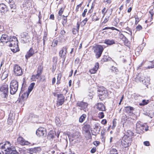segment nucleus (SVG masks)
Instances as JSON below:
<instances>
[{"label": "nucleus", "instance_id": "obj_1", "mask_svg": "<svg viewBox=\"0 0 154 154\" xmlns=\"http://www.w3.org/2000/svg\"><path fill=\"white\" fill-rule=\"evenodd\" d=\"M17 42V39L16 37L10 36L8 41L6 42V43L7 45L12 47L11 49L13 52L16 53L19 50Z\"/></svg>", "mask_w": 154, "mask_h": 154}, {"label": "nucleus", "instance_id": "obj_2", "mask_svg": "<svg viewBox=\"0 0 154 154\" xmlns=\"http://www.w3.org/2000/svg\"><path fill=\"white\" fill-rule=\"evenodd\" d=\"M10 143L7 142L3 145H2L1 147L2 149L5 151V154H19L18 152L15 149V148H13V149L10 147H8V145H9Z\"/></svg>", "mask_w": 154, "mask_h": 154}, {"label": "nucleus", "instance_id": "obj_3", "mask_svg": "<svg viewBox=\"0 0 154 154\" xmlns=\"http://www.w3.org/2000/svg\"><path fill=\"white\" fill-rule=\"evenodd\" d=\"M18 87V82L15 80L11 81L10 86V93L11 94H14L17 92Z\"/></svg>", "mask_w": 154, "mask_h": 154}, {"label": "nucleus", "instance_id": "obj_4", "mask_svg": "<svg viewBox=\"0 0 154 154\" xmlns=\"http://www.w3.org/2000/svg\"><path fill=\"white\" fill-rule=\"evenodd\" d=\"M94 52L97 58H98L101 56L104 48L101 45H98L94 47Z\"/></svg>", "mask_w": 154, "mask_h": 154}, {"label": "nucleus", "instance_id": "obj_5", "mask_svg": "<svg viewBox=\"0 0 154 154\" xmlns=\"http://www.w3.org/2000/svg\"><path fill=\"white\" fill-rule=\"evenodd\" d=\"M98 91L100 99L102 100L106 98L108 96V92L106 89L104 87L100 88Z\"/></svg>", "mask_w": 154, "mask_h": 154}, {"label": "nucleus", "instance_id": "obj_6", "mask_svg": "<svg viewBox=\"0 0 154 154\" xmlns=\"http://www.w3.org/2000/svg\"><path fill=\"white\" fill-rule=\"evenodd\" d=\"M8 86L7 84L4 85H2L0 88V91L2 92V96L3 97H6L8 96Z\"/></svg>", "mask_w": 154, "mask_h": 154}, {"label": "nucleus", "instance_id": "obj_7", "mask_svg": "<svg viewBox=\"0 0 154 154\" xmlns=\"http://www.w3.org/2000/svg\"><path fill=\"white\" fill-rule=\"evenodd\" d=\"M90 125H85L82 128V133L85 137H89L91 136V133L89 130Z\"/></svg>", "mask_w": 154, "mask_h": 154}, {"label": "nucleus", "instance_id": "obj_8", "mask_svg": "<svg viewBox=\"0 0 154 154\" xmlns=\"http://www.w3.org/2000/svg\"><path fill=\"white\" fill-rule=\"evenodd\" d=\"M36 134L38 137H43L46 135V129L44 128L41 127L38 128L36 131Z\"/></svg>", "mask_w": 154, "mask_h": 154}, {"label": "nucleus", "instance_id": "obj_9", "mask_svg": "<svg viewBox=\"0 0 154 154\" xmlns=\"http://www.w3.org/2000/svg\"><path fill=\"white\" fill-rule=\"evenodd\" d=\"M14 71L15 74L17 76L21 75L23 74L21 68L17 64L14 65Z\"/></svg>", "mask_w": 154, "mask_h": 154}, {"label": "nucleus", "instance_id": "obj_10", "mask_svg": "<svg viewBox=\"0 0 154 154\" xmlns=\"http://www.w3.org/2000/svg\"><path fill=\"white\" fill-rule=\"evenodd\" d=\"M132 140L131 139L124 138L123 137L122 141V144L124 147L126 148L131 145Z\"/></svg>", "mask_w": 154, "mask_h": 154}, {"label": "nucleus", "instance_id": "obj_11", "mask_svg": "<svg viewBox=\"0 0 154 154\" xmlns=\"http://www.w3.org/2000/svg\"><path fill=\"white\" fill-rule=\"evenodd\" d=\"M76 104L77 106L80 107L79 109L81 110H83L85 112L86 111L88 106L87 103L83 102H78Z\"/></svg>", "mask_w": 154, "mask_h": 154}, {"label": "nucleus", "instance_id": "obj_12", "mask_svg": "<svg viewBox=\"0 0 154 154\" xmlns=\"http://www.w3.org/2000/svg\"><path fill=\"white\" fill-rule=\"evenodd\" d=\"M42 69L38 68L37 71V73L35 75H32V76L31 79L33 81H36V79H38V78L40 76L42 73Z\"/></svg>", "mask_w": 154, "mask_h": 154}, {"label": "nucleus", "instance_id": "obj_13", "mask_svg": "<svg viewBox=\"0 0 154 154\" xmlns=\"http://www.w3.org/2000/svg\"><path fill=\"white\" fill-rule=\"evenodd\" d=\"M17 141L18 143L22 145H28L30 143L28 141L26 140L23 137H19L17 139Z\"/></svg>", "mask_w": 154, "mask_h": 154}, {"label": "nucleus", "instance_id": "obj_14", "mask_svg": "<svg viewBox=\"0 0 154 154\" xmlns=\"http://www.w3.org/2000/svg\"><path fill=\"white\" fill-rule=\"evenodd\" d=\"M57 104L58 106L62 105L64 102V97L62 94H57Z\"/></svg>", "mask_w": 154, "mask_h": 154}, {"label": "nucleus", "instance_id": "obj_15", "mask_svg": "<svg viewBox=\"0 0 154 154\" xmlns=\"http://www.w3.org/2000/svg\"><path fill=\"white\" fill-rule=\"evenodd\" d=\"M139 81L147 87L149 84V78H146L144 76L139 77Z\"/></svg>", "mask_w": 154, "mask_h": 154}, {"label": "nucleus", "instance_id": "obj_16", "mask_svg": "<svg viewBox=\"0 0 154 154\" xmlns=\"http://www.w3.org/2000/svg\"><path fill=\"white\" fill-rule=\"evenodd\" d=\"M144 125L140 122H138L136 124V130L138 131L137 133H140L144 129Z\"/></svg>", "mask_w": 154, "mask_h": 154}, {"label": "nucleus", "instance_id": "obj_17", "mask_svg": "<svg viewBox=\"0 0 154 154\" xmlns=\"http://www.w3.org/2000/svg\"><path fill=\"white\" fill-rule=\"evenodd\" d=\"M34 50L32 48H31L26 55V58L27 60L29 58L32 56L34 54Z\"/></svg>", "mask_w": 154, "mask_h": 154}, {"label": "nucleus", "instance_id": "obj_18", "mask_svg": "<svg viewBox=\"0 0 154 154\" xmlns=\"http://www.w3.org/2000/svg\"><path fill=\"white\" fill-rule=\"evenodd\" d=\"M67 48L66 47H63L62 50L59 52V55L61 58H65V56H66V54L67 52Z\"/></svg>", "mask_w": 154, "mask_h": 154}, {"label": "nucleus", "instance_id": "obj_19", "mask_svg": "<svg viewBox=\"0 0 154 154\" xmlns=\"http://www.w3.org/2000/svg\"><path fill=\"white\" fill-rule=\"evenodd\" d=\"M134 133L130 131H128L123 137L124 138L129 139L132 140V138L133 137Z\"/></svg>", "mask_w": 154, "mask_h": 154}, {"label": "nucleus", "instance_id": "obj_20", "mask_svg": "<svg viewBox=\"0 0 154 154\" xmlns=\"http://www.w3.org/2000/svg\"><path fill=\"white\" fill-rule=\"evenodd\" d=\"M125 110L127 113L131 115L133 114V111L134 109L131 106H127L125 107Z\"/></svg>", "mask_w": 154, "mask_h": 154}, {"label": "nucleus", "instance_id": "obj_21", "mask_svg": "<svg viewBox=\"0 0 154 154\" xmlns=\"http://www.w3.org/2000/svg\"><path fill=\"white\" fill-rule=\"evenodd\" d=\"M9 38L8 36L5 34L2 35L0 38V40L2 42H5L6 43L7 41H8Z\"/></svg>", "mask_w": 154, "mask_h": 154}, {"label": "nucleus", "instance_id": "obj_22", "mask_svg": "<svg viewBox=\"0 0 154 154\" xmlns=\"http://www.w3.org/2000/svg\"><path fill=\"white\" fill-rule=\"evenodd\" d=\"M97 108L100 111H105V106L103 103H98L97 105Z\"/></svg>", "mask_w": 154, "mask_h": 154}, {"label": "nucleus", "instance_id": "obj_23", "mask_svg": "<svg viewBox=\"0 0 154 154\" xmlns=\"http://www.w3.org/2000/svg\"><path fill=\"white\" fill-rule=\"evenodd\" d=\"M99 67V63H95V67L91 69L90 70V72L91 74H94L98 70Z\"/></svg>", "mask_w": 154, "mask_h": 154}, {"label": "nucleus", "instance_id": "obj_24", "mask_svg": "<svg viewBox=\"0 0 154 154\" xmlns=\"http://www.w3.org/2000/svg\"><path fill=\"white\" fill-rule=\"evenodd\" d=\"M6 8L5 5L3 3L0 4V12L2 13V14L4 13Z\"/></svg>", "mask_w": 154, "mask_h": 154}, {"label": "nucleus", "instance_id": "obj_25", "mask_svg": "<svg viewBox=\"0 0 154 154\" xmlns=\"http://www.w3.org/2000/svg\"><path fill=\"white\" fill-rule=\"evenodd\" d=\"M77 28H73L72 29V32L74 34H76L77 33H78L79 29L80 24L79 23V22H77Z\"/></svg>", "mask_w": 154, "mask_h": 154}, {"label": "nucleus", "instance_id": "obj_26", "mask_svg": "<svg viewBox=\"0 0 154 154\" xmlns=\"http://www.w3.org/2000/svg\"><path fill=\"white\" fill-rule=\"evenodd\" d=\"M29 94L27 91L24 93L21 96V98L23 100H26L28 97L29 95Z\"/></svg>", "mask_w": 154, "mask_h": 154}, {"label": "nucleus", "instance_id": "obj_27", "mask_svg": "<svg viewBox=\"0 0 154 154\" xmlns=\"http://www.w3.org/2000/svg\"><path fill=\"white\" fill-rule=\"evenodd\" d=\"M101 127L100 126V124L98 123H96L94 125V129L96 131H98V132H99Z\"/></svg>", "mask_w": 154, "mask_h": 154}, {"label": "nucleus", "instance_id": "obj_28", "mask_svg": "<svg viewBox=\"0 0 154 154\" xmlns=\"http://www.w3.org/2000/svg\"><path fill=\"white\" fill-rule=\"evenodd\" d=\"M80 136V134L79 132H76L75 133H74L72 135V140H74L77 139L79 138Z\"/></svg>", "mask_w": 154, "mask_h": 154}, {"label": "nucleus", "instance_id": "obj_29", "mask_svg": "<svg viewBox=\"0 0 154 154\" xmlns=\"http://www.w3.org/2000/svg\"><path fill=\"white\" fill-rule=\"evenodd\" d=\"M104 43L109 45H111L115 44V42L113 40L106 39Z\"/></svg>", "mask_w": 154, "mask_h": 154}, {"label": "nucleus", "instance_id": "obj_30", "mask_svg": "<svg viewBox=\"0 0 154 154\" xmlns=\"http://www.w3.org/2000/svg\"><path fill=\"white\" fill-rule=\"evenodd\" d=\"M35 85V83L34 82L30 84L28 88V92L30 93L32 90Z\"/></svg>", "mask_w": 154, "mask_h": 154}, {"label": "nucleus", "instance_id": "obj_31", "mask_svg": "<svg viewBox=\"0 0 154 154\" xmlns=\"http://www.w3.org/2000/svg\"><path fill=\"white\" fill-rule=\"evenodd\" d=\"M91 17L92 21H96L98 20L99 18L96 16V13H95L93 15H91Z\"/></svg>", "mask_w": 154, "mask_h": 154}, {"label": "nucleus", "instance_id": "obj_32", "mask_svg": "<svg viewBox=\"0 0 154 154\" xmlns=\"http://www.w3.org/2000/svg\"><path fill=\"white\" fill-rule=\"evenodd\" d=\"M8 3L11 8H15V5L14 1H8Z\"/></svg>", "mask_w": 154, "mask_h": 154}, {"label": "nucleus", "instance_id": "obj_33", "mask_svg": "<svg viewBox=\"0 0 154 154\" xmlns=\"http://www.w3.org/2000/svg\"><path fill=\"white\" fill-rule=\"evenodd\" d=\"M86 117V116L85 114H82L79 119V122L81 123L85 119Z\"/></svg>", "mask_w": 154, "mask_h": 154}, {"label": "nucleus", "instance_id": "obj_34", "mask_svg": "<svg viewBox=\"0 0 154 154\" xmlns=\"http://www.w3.org/2000/svg\"><path fill=\"white\" fill-rule=\"evenodd\" d=\"M32 148L34 153L38 152H40L41 150L40 147H35Z\"/></svg>", "mask_w": 154, "mask_h": 154}, {"label": "nucleus", "instance_id": "obj_35", "mask_svg": "<svg viewBox=\"0 0 154 154\" xmlns=\"http://www.w3.org/2000/svg\"><path fill=\"white\" fill-rule=\"evenodd\" d=\"M54 137V133L52 132L49 133L47 136V138L50 140L53 139Z\"/></svg>", "mask_w": 154, "mask_h": 154}, {"label": "nucleus", "instance_id": "obj_36", "mask_svg": "<svg viewBox=\"0 0 154 154\" xmlns=\"http://www.w3.org/2000/svg\"><path fill=\"white\" fill-rule=\"evenodd\" d=\"M149 103L148 100H143L141 103L139 104L140 106H144L146 104H147Z\"/></svg>", "mask_w": 154, "mask_h": 154}, {"label": "nucleus", "instance_id": "obj_37", "mask_svg": "<svg viewBox=\"0 0 154 154\" xmlns=\"http://www.w3.org/2000/svg\"><path fill=\"white\" fill-rule=\"evenodd\" d=\"M8 77V72L6 71H5L3 73L1 78L3 79H6Z\"/></svg>", "mask_w": 154, "mask_h": 154}, {"label": "nucleus", "instance_id": "obj_38", "mask_svg": "<svg viewBox=\"0 0 154 154\" xmlns=\"http://www.w3.org/2000/svg\"><path fill=\"white\" fill-rule=\"evenodd\" d=\"M58 41L57 40L54 39L52 43L51 46L53 47H56L57 45Z\"/></svg>", "mask_w": 154, "mask_h": 154}, {"label": "nucleus", "instance_id": "obj_39", "mask_svg": "<svg viewBox=\"0 0 154 154\" xmlns=\"http://www.w3.org/2000/svg\"><path fill=\"white\" fill-rule=\"evenodd\" d=\"M109 154H118L117 151L115 149H112L110 150Z\"/></svg>", "mask_w": 154, "mask_h": 154}, {"label": "nucleus", "instance_id": "obj_40", "mask_svg": "<svg viewBox=\"0 0 154 154\" xmlns=\"http://www.w3.org/2000/svg\"><path fill=\"white\" fill-rule=\"evenodd\" d=\"M67 17V16H65L64 15L63 16V20L62 21V23L63 26H64V25L66 24V23L67 22V18H66Z\"/></svg>", "mask_w": 154, "mask_h": 154}, {"label": "nucleus", "instance_id": "obj_41", "mask_svg": "<svg viewBox=\"0 0 154 154\" xmlns=\"http://www.w3.org/2000/svg\"><path fill=\"white\" fill-rule=\"evenodd\" d=\"M125 30H126V31H125V32L126 33H128L130 35H131L132 34V32L131 31V29H130L129 27H127L126 29Z\"/></svg>", "mask_w": 154, "mask_h": 154}, {"label": "nucleus", "instance_id": "obj_42", "mask_svg": "<svg viewBox=\"0 0 154 154\" xmlns=\"http://www.w3.org/2000/svg\"><path fill=\"white\" fill-rule=\"evenodd\" d=\"M27 33L25 32L21 33L20 35V36L22 38H25L27 37Z\"/></svg>", "mask_w": 154, "mask_h": 154}, {"label": "nucleus", "instance_id": "obj_43", "mask_svg": "<svg viewBox=\"0 0 154 154\" xmlns=\"http://www.w3.org/2000/svg\"><path fill=\"white\" fill-rule=\"evenodd\" d=\"M88 21L87 18H85L84 19L81 23V24L82 26H84L86 23V22Z\"/></svg>", "mask_w": 154, "mask_h": 154}, {"label": "nucleus", "instance_id": "obj_44", "mask_svg": "<svg viewBox=\"0 0 154 154\" xmlns=\"http://www.w3.org/2000/svg\"><path fill=\"white\" fill-rule=\"evenodd\" d=\"M152 64L151 65V66H148V67H147V68L148 69H151L152 68L154 67V60L152 61H151L150 62Z\"/></svg>", "mask_w": 154, "mask_h": 154}, {"label": "nucleus", "instance_id": "obj_45", "mask_svg": "<svg viewBox=\"0 0 154 154\" xmlns=\"http://www.w3.org/2000/svg\"><path fill=\"white\" fill-rule=\"evenodd\" d=\"M135 24L136 25L138 24V23L139 22L140 19V18L139 17H138L137 16H135Z\"/></svg>", "mask_w": 154, "mask_h": 154}, {"label": "nucleus", "instance_id": "obj_46", "mask_svg": "<svg viewBox=\"0 0 154 154\" xmlns=\"http://www.w3.org/2000/svg\"><path fill=\"white\" fill-rule=\"evenodd\" d=\"M104 116V113L103 112H100L99 114V117L101 119L103 118Z\"/></svg>", "mask_w": 154, "mask_h": 154}, {"label": "nucleus", "instance_id": "obj_47", "mask_svg": "<svg viewBox=\"0 0 154 154\" xmlns=\"http://www.w3.org/2000/svg\"><path fill=\"white\" fill-rule=\"evenodd\" d=\"M142 28V26L140 25H138L136 27V29L137 31H139L141 30Z\"/></svg>", "mask_w": 154, "mask_h": 154}, {"label": "nucleus", "instance_id": "obj_48", "mask_svg": "<svg viewBox=\"0 0 154 154\" xmlns=\"http://www.w3.org/2000/svg\"><path fill=\"white\" fill-rule=\"evenodd\" d=\"M110 15H111V14H110L109 15H108V16H107L106 17L105 19L104 20V22L105 23H106L109 20V18H110Z\"/></svg>", "mask_w": 154, "mask_h": 154}, {"label": "nucleus", "instance_id": "obj_49", "mask_svg": "<svg viewBox=\"0 0 154 154\" xmlns=\"http://www.w3.org/2000/svg\"><path fill=\"white\" fill-rule=\"evenodd\" d=\"M28 152L31 154H34L33 150V148L29 149L28 150Z\"/></svg>", "mask_w": 154, "mask_h": 154}, {"label": "nucleus", "instance_id": "obj_50", "mask_svg": "<svg viewBox=\"0 0 154 154\" xmlns=\"http://www.w3.org/2000/svg\"><path fill=\"white\" fill-rule=\"evenodd\" d=\"M87 9H85L84 10V12L82 15V17H84L85 16L86 14V12H87Z\"/></svg>", "mask_w": 154, "mask_h": 154}, {"label": "nucleus", "instance_id": "obj_51", "mask_svg": "<svg viewBox=\"0 0 154 154\" xmlns=\"http://www.w3.org/2000/svg\"><path fill=\"white\" fill-rule=\"evenodd\" d=\"M101 123L103 125H105L107 123V121L106 119H103L101 122Z\"/></svg>", "mask_w": 154, "mask_h": 154}, {"label": "nucleus", "instance_id": "obj_52", "mask_svg": "<svg viewBox=\"0 0 154 154\" xmlns=\"http://www.w3.org/2000/svg\"><path fill=\"white\" fill-rule=\"evenodd\" d=\"M144 144L147 146H148L149 145V143L148 141H145L143 142Z\"/></svg>", "mask_w": 154, "mask_h": 154}, {"label": "nucleus", "instance_id": "obj_53", "mask_svg": "<svg viewBox=\"0 0 154 154\" xmlns=\"http://www.w3.org/2000/svg\"><path fill=\"white\" fill-rule=\"evenodd\" d=\"M65 33L66 32L65 31L63 30H61V31H60V34L62 35H65Z\"/></svg>", "mask_w": 154, "mask_h": 154}, {"label": "nucleus", "instance_id": "obj_54", "mask_svg": "<svg viewBox=\"0 0 154 154\" xmlns=\"http://www.w3.org/2000/svg\"><path fill=\"white\" fill-rule=\"evenodd\" d=\"M114 21L116 22V24L118 23L119 22V19L117 18H115L114 19Z\"/></svg>", "mask_w": 154, "mask_h": 154}, {"label": "nucleus", "instance_id": "obj_55", "mask_svg": "<svg viewBox=\"0 0 154 154\" xmlns=\"http://www.w3.org/2000/svg\"><path fill=\"white\" fill-rule=\"evenodd\" d=\"M112 123L113 125V126H114V127H115L116 124V119H114L112 121Z\"/></svg>", "mask_w": 154, "mask_h": 154}, {"label": "nucleus", "instance_id": "obj_56", "mask_svg": "<svg viewBox=\"0 0 154 154\" xmlns=\"http://www.w3.org/2000/svg\"><path fill=\"white\" fill-rule=\"evenodd\" d=\"M96 151V148H93L92 149H91V152L92 153H94Z\"/></svg>", "mask_w": 154, "mask_h": 154}, {"label": "nucleus", "instance_id": "obj_57", "mask_svg": "<svg viewBox=\"0 0 154 154\" xmlns=\"http://www.w3.org/2000/svg\"><path fill=\"white\" fill-rule=\"evenodd\" d=\"M106 56H104L103 58L102 59L101 61L104 62H106L107 61V59L106 58Z\"/></svg>", "mask_w": 154, "mask_h": 154}, {"label": "nucleus", "instance_id": "obj_58", "mask_svg": "<svg viewBox=\"0 0 154 154\" xmlns=\"http://www.w3.org/2000/svg\"><path fill=\"white\" fill-rule=\"evenodd\" d=\"M63 12V10L62 8H61V9L59 11V14L60 15H61Z\"/></svg>", "mask_w": 154, "mask_h": 154}, {"label": "nucleus", "instance_id": "obj_59", "mask_svg": "<svg viewBox=\"0 0 154 154\" xmlns=\"http://www.w3.org/2000/svg\"><path fill=\"white\" fill-rule=\"evenodd\" d=\"M106 10V8H104L102 10V14H103V16H104L105 14V13H106V11L105 12V11Z\"/></svg>", "mask_w": 154, "mask_h": 154}, {"label": "nucleus", "instance_id": "obj_60", "mask_svg": "<svg viewBox=\"0 0 154 154\" xmlns=\"http://www.w3.org/2000/svg\"><path fill=\"white\" fill-rule=\"evenodd\" d=\"M12 119V114L10 113L9 115L8 119Z\"/></svg>", "mask_w": 154, "mask_h": 154}, {"label": "nucleus", "instance_id": "obj_61", "mask_svg": "<svg viewBox=\"0 0 154 154\" xmlns=\"http://www.w3.org/2000/svg\"><path fill=\"white\" fill-rule=\"evenodd\" d=\"M99 144V142L97 141L94 142V144L96 146H97Z\"/></svg>", "mask_w": 154, "mask_h": 154}, {"label": "nucleus", "instance_id": "obj_62", "mask_svg": "<svg viewBox=\"0 0 154 154\" xmlns=\"http://www.w3.org/2000/svg\"><path fill=\"white\" fill-rule=\"evenodd\" d=\"M50 18L51 19L53 20L54 19V16L53 14H51L50 15Z\"/></svg>", "mask_w": 154, "mask_h": 154}, {"label": "nucleus", "instance_id": "obj_63", "mask_svg": "<svg viewBox=\"0 0 154 154\" xmlns=\"http://www.w3.org/2000/svg\"><path fill=\"white\" fill-rule=\"evenodd\" d=\"M83 2H82L81 4L78 5L77 6L76 8L79 9V8L81 6L82 3Z\"/></svg>", "mask_w": 154, "mask_h": 154}, {"label": "nucleus", "instance_id": "obj_64", "mask_svg": "<svg viewBox=\"0 0 154 154\" xmlns=\"http://www.w3.org/2000/svg\"><path fill=\"white\" fill-rule=\"evenodd\" d=\"M56 79L55 78H53L52 80V83L53 84H54L55 82Z\"/></svg>", "mask_w": 154, "mask_h": 154}]
</instances>
